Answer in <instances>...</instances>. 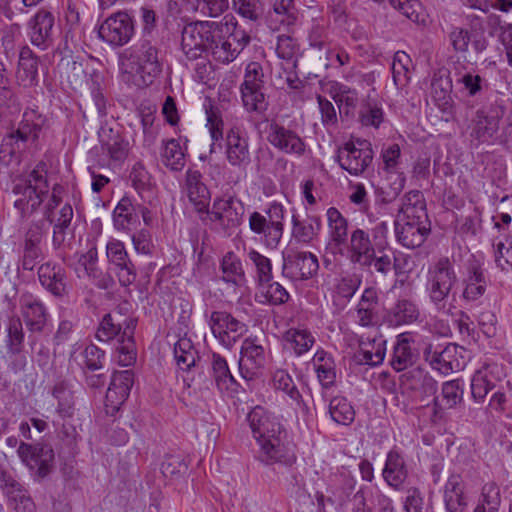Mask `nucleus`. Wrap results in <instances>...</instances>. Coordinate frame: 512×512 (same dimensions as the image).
Segmentation results:
<instances>
[{
    "label": "nucleus",
    "mask_w": 512,
    "mask_h": 512,
    "mask_svg": "<svg viewBox=\"0 0 512 512\" xmlns=\"http://www.w3.org/2000/svg\"><path fill=\"white\" fill-rule=\"evenodd\" d=\"M502 368L498 364H485L478 369L471 380V393L475 401L482 402L486 395L501 380Z\"/></svg>",
    "instance_id": "28"
},
{
    "label": "nucleus",
    "mask_w": 512,
    "mask_h": 512,
    "mask_svg": "<svg viewBox=\"0 0 512 512\" xmlns=\"http://www.w3.org/2000/svg\"><path fill=\"white\" fill-rule=\"evenodd\" d=\"M259 458L266 464L279 463L290 466L296 461L295 446L288 438L287 431L271 435V437L261 440Z\"/></svg>",
    "instance_id": "12"
},
{
    "label": "nucleus",
    "mask_w": 512,
    "mask_h": 512,
    "mask_svg": "<svg viewBox=\"0 0 512 512\" xmlns=\"http://www.w3.org/2000/svg\"><path fill=\"white\" fill-rule=\"evenodd\" d=\"M53 396L58 401L57 412L63 418L71 417L74 413L73 393L63 383L54 386Z\"/></svg>",
    "instance_id": "61"
},
{
    "label": "nucleus",
    "mask_w": 512,
    "mask_h": 512,
    "mask_svg": "<svg viewBox=\"0 0 512 512\" xmlns=\"http://www.w3.org/2000/svg\"><path fill=\"white\" fill-rule=\"evenodd\" d=\"M355 478L345 468H337L327 478L328 501L342 504L347 500L355 488Z\"/></svg>",
    "instance_id": "32"
},
{
    "label": "nucleus",
    "mask_w": 512,
    "mask_h": 512,
    "mask_svg": "<svg viewBox=\"0 0 512 512\" xmlns=\"http://www.w3.org/2000/svg\"><path fill=\"white\" fill-rule=\"evenodd\" d=\"M410 57L404 51H397L393 57L392 75L396 86H404L409 80Z\"/></svg>",
    "instance_id": "63"
},
{
    "label": "nucleus",
    "mask_w": 512,
    "mask_h": 512,
    "mask_svg": "<svg viewBox=\"0 0 512 512\" xmlns=\"http://www.w3.org/2000/svg\"><path fill=\"white\" fill-rule=\"evenodd\" d=\"M136 321L126 317L119 310L106 314L96 331L99 341H109L117 337L119 345L116 348L117 362L123 367L133 365L136 361V348L134 344V331Z\"/></svg>",
    "instance_id": "4"
},
{
    "label": "nucleus",
    "mask_w": 512,
    "mask_h": 512,
    "mask_svg": "<svg viewBox=\"0 0 512 512\" xmlns=\"http://www.w3.org/2000/svg\"><path fill=\"white\" fill-rule=\"evenodd\" d=\"M465 349L453 343L445 346L429 344L423 352L426 362L432 369L443 375H448L455 371L463 369Z\"/></svg>",
    "instance_id": "10"
},
{
    "label": "nucleus",
    "mask_w": 512,
    "mask_h": 512,
    "mask_svg": "<svg viewBox=\"0 0 512 512\" xmlns=\"http://www.w3.org/2000/svg\"><path fill=\"white\" fill-rule=\"evenodd\" d=\"M319 270L318 258L311 252H297L283 257L282 273L293 280H308Z\"/></svg>",
    "instance_id": "18"
},
{
    "label": "nucleus",
    "mask_w": 512,
    "mask_h": 512,
    "mask_svg": "<svg viewBox=\"0 0 512 512\" xmlns=\"http://www.w3.org/2000/svg\"><path fill=\"white\" fill-rule=\"evenodd\" d=\"M267 140L274 148L288 155L301 157L306 151V144L297 132L276 122L270 124Z\"/></svg>",
    "instance_id": "20"
},
{
    "label": "nucleus",
    "mask_w": 512,
    "mask_h": 512,
    "mask_svg": "<svg viewBox=\"0 0 512 512\" xmlns=\"http://www.w3.org/2000/svg\"><path fill=\"white\" fill-rule=\"evenodd\" d=\"M209 326L214 337L226 348H232L247 332L246 324L226 311H213Z\"/></svg>",
    "instance_id": "13"
},
{
    "label": "nucleus",
    "mask_w": 512,
    "mask_h": 512,
    "mask_svg": "<svg viewBox=\"0 0 512 512\" xmlns=\"http://www.w3.org/2000/svg\"><path fill=\"white\" fill-rule=\"evenodd\" d=\"M19 307L29 331H43L47 323L48 312L42 301L31 293H23L19 298Z\"/></svg>",
    "instance_id": "25"
},
{
    "label": "nucleus",
    "mask_w": 512,
    "mask_h": 512,
    "mask_svg": "<svg viewBox=\"0 0 512 512\" xmlns=\"http://www.w3.org/2000/svg\"><path fill=\"white\" fill-rule=\"evenodd\" d=\"M382 476L385 482L395 489L403 486L408 477V469L403 456L397 450L387 453Z\"/></svg>",
    "instance_id": "42"
},
{
    "label": "nucleus",
    "mask_w": 512,
    "mask_h": 512,
    "mask_svg": "<svg viewBox=\"0 0 512 512\" xmlns=\"http://www.w3.org/2000/svg\"><path fill=\"white\" fill-rule=\"evenodd\" d=\"M15 77L19 87L30 89L38 85V58L28 46L20 50Z\"/></svg>",
    "instance_id": "34"
},
{
    "label": "nucleus",
    "mask_w": 512,
    "mask_h": 512,
    "mask_svg": "<svg viewBox=\"0 0 512 512\" xmlns=\"http://www.w3.org/2000/svg\"><path fill=\"white\" fill-rule=\"evenodd\" d=\"M311 363L322 388V397L327 400L328 391L336 385L337 381V368L334 358L323 349H318Z\"/></svg>",
    "instance_id": "29"
},
{
    "label": "nucleus",
    "mask_w": 512,
    "mask_h": 512,
    "mask_svg": "<svg viewBox=\"0 0 512 512\" xmlns=\"http://www.w3.org/2000/svg\"><path fill=\"white\" fill-rule=\"evenodd\" d=\"M160 156L163 164L173 171H180L185 166V152L176 139L162 141Z\"/></svg>",
    "instance_id": "49"
},
{
    "label": "nucleus",
    "mask_w": 512,
    "mask_h": 512,
    "mask_svg": "<svg viewBox=\"0 0 512 512\" xmlns=\"http://www.w3.org/2000/svg\"><path fill=\"white\" fill-rule=\"evenodd\" d=\"M49 190L47 164L40 161L25 179L13 186L12 192L17 196L14 207L22 218H29L39 210L47 198Z\"/></svg>",
    "instance_id": "5"
},
{
    "label": "nucleus",
    "mask_w": 512,
    "mask_h": 512,
    "mask_svg": "<svg viewBox=\"0 0 512 512\" xmlns=\"http://www.w3.org/2000/svg\"><path fill=\"white\" fill-rule=\"evenodd\" d=\"M103 149L107 152L110 159L115 162L123 161L129 152V142L119 133H113L108 140L103 142Z\"/></svg>",
    "instance_id": "59"
},
{
    "label": "nucleus",
    "mask_w": 512,
    "mask_h": 512,
    "mask_svg": "<svg viewBox=\"0 0 512 512\" xmlns=\"http://www.w3.org/2000/svg\"><path fill=\"white\" fill-rule=\"evenodd\" d=\"M45 230L43 222H32L24 236L22 268L32 271L39 259L42 257L41 242L44 237Z\"/></svg>",
    "instance_id": "27"
},
{
    "label": "nucleus",
    "mask_w": 512,
    "mask_h": 512,
    "mask_svg": "<svg viewBox=\"0 0 512 512\" xmlns=\"http://www.w3.org/2000/svg\"><path fill=\"white\" fill-rule=\"evenodd\" d=\"M375 247L367 231L356 228L352 230L348 244V259L354 265L368 264Z\"/></svg>",
    "instance_id": "33"
},
{
    "label": "nucleus",
    "mask_w": 512,
    "mask_h": 512,
    "mask_svg": "<svg viewBox=\"0 0 512 512\" xmlns=\"http://www.w3.org/2000/svg\"><path fill=\"white\" fill-rule=\"evenodd\" d=\"M457 282L458 277L454 265L448 257H441L429 266L426 276V291L430 302L438 311H448V298Z\"/></svg>",
    "instance_id": "6"
},
{
    "label": "nucleus",
    "mask_w": 512,
    "mask_h": 512,
    "mask_svg": "<svg viewBox=\"0 0 512 512\" xmlns=\"http://www.w3.org/2000/svg\"><path fill=\"white\" fill-rule=\"evenodd\" d=\"M137 222L136 206L127 197L122 198L113 211V224L118 231H128Z\"/></svg>",
    "instance_id": "50"
},
{
    "label": "nucleus",
    "mask_w": 512,
    "mask_h": 512,
    "mask_svg": "<svg viewBox=\"0 0 512 512\" xmlns=\"http://www.w3.org/2000/svg\"><path fill=\"white\" fill-rule=\"evenodd\" d=\"M500 118L488 110L479 109L472 119L470 136L478 143L488 142L499 129Z\"/></svg>",
    "instance_id": "40"
},
{
    "label": "nucleus",
    "mask_w": 512,
    "mask_h": 512,
    "mask_svg": "<svg viewBox=\"0 0 512 512\" xmlns=\"http://www.w3.org/2000/svg\"><path fill=\"white\" fill-rule=\"evenodd\" d=\"M375 287H367L362 292L356 306V322L362 327H374L379 316L380 296Z\"/></svg>",
    "instance_id": "31"
},
{
    "label": "nucleus",
    "mask_w": 512,
    "mask_h": 512,
    "mask_svg": "<svg viewBox=\"0 0 512 512\" xmlns=\"http://www.w3.org/2000/svg\"><path fill=\"white\" fill-rule=\"evenodd\" d=\"M106 256L116 268L118 280L122 286H129L136 280L135 266L129 258L125 245L118 239H110L106 244Z\"/></svg>",
    "instance_id": "19"
},
{
    "label": "nucleus",
    "mask_w": 512,
    "mask_h": 512,
    "mask_svg": "<svg viewBox=\"0 0 512 512\" xmlns=\"http://www.w3.org/2000/svg\"><path fill=\"white\" fill-rule=\"evenodd\" d=\"M462 395L459 380L447 381L442 386V399L433 398L434 406L439 410L451 409L462 400Z\"/></svg>",
    "instance_id": "56"
},
{
    "label": "nucleus",
    "mask_w": 512,
    "mask_h": 512,
    "mask_svg": "<svg viewBox=\"0 0 512 512\" xmlns=\"http://www.w3.org/2000/svg\"><path fill=\"white\" fill-rule=\"evenodd\" d=\"M184 189L189 201L198 213L208 211L211 195L208 187L202 181V174L198 170L188 169L185 176Z\"/></svg>",
    "instance_id": "30"
},
{
    "label": "nucleus",
    "mask_w": 512,
    "mask_h": 512,
    "mask_svg": "<svg viewBox=\"0 0 512 512\" xmlns=\"http://www.w3.org/2000/svg\"><path fill=\"white\" fill-rule=\"evenodd\" d=\"M17 453L21 461L39 478H44L51 472L54 451L50 446L22 442Z\"/></svg>",
    "instance_id": "15"
},
{
    "label": "nucleus",
    "mask_w": 512,
    "mask_h": 512,
    "mask_svg": "<svg viewBox=\"0 0 512 512\" xmlns=\"http://www.w3.org/2000/svg\"><path fill=\"white\" fill-rule=\"evenodd\" d=\"M390 4L414 23H424L422 4L418 0H389Z\"/></svg>",
    "instance_id": "60"
},
{
    "label": "nucleus",
    "mask_w": 512,
    "mask_h": 512,
    "mask_svg": "<svg viewBox=\"0 0 512 512\" xmlns=\"http://www.w3.org/2000/svg\"><path fill=\"white\" fill-rule=\"evenodd\" d=\"M247 256L256 268L259 283L264 285V283L270 282L272 280L271 260L255 249H250Z\"/></svg>",
    "instance_id": "62"
},
{
    "label": "nucleus",
    "mask_w": 512,
    "mask_h": 512,
    "mask_svg": "<svg viewBox=\"0 0 512 512\" xmlns=\"http://www.w3.org/2000/svg\"><path fill=\"white\" fill-rule=\"evenodd\" d=\"M225 158L238 170H246L251 163L249 135L243 123L234 122L226 132Z\"/></svg>",
    "instance_id": "11"
},
{
    "label": "nucleus",
    "mask_w": 512,
    "mask_h": 512,
    "mask_svg": "<svg viewBox=\"0 0 512 512\" xmlns=\"http://www.w3.org/2000/svg\"><path fill=\"white\" fill-rule=\"evenodd\" d=\"M222 279L234 285L244 281L245 273L240 258L234 252H227L220 263Z\"/></svg>",
    "instance_id": "52"
},
{
    "label": "nucleus",
    "mask_w": 512,
    "mask_h": 512,
    "mask_svg": "<svg viewBox=\"0 0 512 512\" xmlns=\"http://www.w3.org/2000/svg\"><path fill=\"white\" fill-rule=\"evenodd\" d=\"M248 422L257 443L284 430L283 426L261 407L254 408L248 414Z\"/></svg>",
    "instance_id": "37"
},
{
    "label": "nucleus",
    "mask_w": 512,
    "mask_h": 512,
    "mask_svg": "<svg viewBox=\"0 0 512 512\" xmlns=\"http://www.w3.org/2000/svg\"><path fill=\"white\" fill-rule=\"evenodd\" d=\"M244 108L248 112L264 113L268 108V101L262 87H240Z\"/></svg>",
    "instance_id": "57"
},
{
    "label": "nucleus",
    "mask_w": 512,
    "mask_h": 512,
    "mask_svg": "<svg viewBox=\"0 0 512 512\" xmlns=\"http://www.w3.org/2000/svg\"><path fill=\"white\" fill-rule=\"evenodd\" d=\"M444 501L448 512H464L467 499L464 495V482L460 475L452 474L445 484Z\"/></svg>",
    "instance_id": "44"
},
{
    "label": "nucleus",
    "mask_w": 512,
    "mask_h": 512,
    "mask_svg": "<svg viewBox=\"0 0 512 512\" xmlns=\"http://www.w3.org/2000/svg\"><path fill=\"white\" fill-rule=\"evenodd\" d=\"M61 77L76 93L89 91L100 117L106 115L105 80L102 73L91 68L88 63L73 59H63L60 64Z\"/></svg>",
    "instance_id": "3"
},
{
    "label": "nucleus",
    "mask_w": 512,
    "mask_h": 512,
    "mask_svg": "<svg viewBox=\"0 0 512 512\" xmlns=\"http://www.w3.org/2000/svg\"><path fill=\"white\" fill-rule=\"evenodd\" d=\"M271 383L275 390L287 395L297 408L305 407L302 395L288 371L284 369L275 370L271 377Z\"/></svg>",
    "instance_id": "48"
},
{
    "label": "nucleus",
    "mask_w": 512,
    "mask_h": 512,
    "mask_svg": "<svg viewBox=\"0 0 512 512\" xmlns=\"http://www.w3.org/2000/svg\"><path fill=\"white\" fill-rule=\"evenodd\" d=\"M266 364L264 348L255 340L245 339L240 353L239 371L241 376L247 380H253L262 374Z\"/></svg>",
    "instance_id": "21"
},
{
    "label": "nucleus",
    "mask_w": 512,
    "mask_h": 512,
    "mask_svg": "<svg viewBox=\"0 0 512 512\" xmlns=\"http://www.w3.org/2000/svg\"><path fill=\"white\" fill-rule=\"evenodd\" d=\"M329 414L332 420L340 425L348 426L355 419V410L347 398L334 396L329 400Z\"/></svg>",
    "instance_id": "53"
},
{
    "label": "nucleus",
    "mask_w": 512,
    "mask_h": 512,
    "mask_svg": "<svg viewBox=\"0 0 512 512\" xmlns=\"http://www.w3.org/2000/svg\"><path fill=\"white\" fill-rule=\"evenodd\" d=\"M487 285L488 281L482 264L475 259L469 260L461 279L462 300L467 303L476 302L485 294Z\"/></svg>",
    "instance_id": "17"
},
{
    "label": "nucleus",
    "mask_w": 512,
    "mask_h": 512,
    "mask_svg": "<svg viewBox=\"0 0 512 512\" xmlns=\"http://www.w3.org/2000/svg\"><path fill=\"white\" fill-rule=\"evenodd\" d=\"M420 315L419 307L413 300L401 298L388 310L385 319L389 326L398 327L417 322Z\"/></svg>",
    "instance_id": "41"
},
{
    "label": "nucleus",
    "mask_w": 512,
    "mask_h": 512,
    "mask_svg": "<svg viewBox=\"0 0 512 512\" xmlns=\"http://www.w3.org/2000/svg\"><path fill=\"white\" fill-rule=\"evenodd\" d=\"M373 151L367 141L347 142L339 149L337 162L351 175H361L370 165Z\"/></svg>",
    "instance_id": "14"
},
{
    "label": "nucleus",
    "mask_w": 512,
    "mask_h": 512,
    "mask_svg": "<svg viewBox=\"0 0 512 512\" xmlns=\"http://www.w3.org/2000/svg\"><path fill=\"white\" fill-rule=\"evenodd\" d=\"M329 244L341 248L348 243V220L335 207L326 211Z\"/></svg>",
    "instance_id": "43"
},
{
    "label": "nucleus",
    "mask_w": 512,
    "mask_h": 512,
    "mask_svg": "<svg viewBox=\"0 0 512 512\" xmlns=\"http://www.w3.org/2000/svg\"><path fill=\"white\" fill-rule=\"evenodd\" d=\"M119 71L125 83L138 87L151 85L162 72L158 48L149 40H139L120 54Z\"/></svg>",
    "instance_id": "1"
},
{
    "label": "nucleus",
    "mask_w": 512,
    "mask_h": 512,
    "mask_svg": "<svg viewBox=\"0 0 512 512\" xmlns=\"http://www.w3.org/2000/svg\"><path fill=\"white\" fill-rule=\"evenodd\" d=\"M395 220L423 221L429 220L424 196L419 190L407 192L401 199V205Z\"/></svg>",
    "instance_id": "38"
},
{
    "label": "nucleus",
    "mask_w": 512,
    "mask_h": 512,
    "mask_svg": "<svg viewBox=\"0 0 512 512\" xmlns=\"http://www.w3.org/2000/svg\"><path fill=\"white\" fill-rule=\"evenodd\" d=\"M134 25L125 12H117L109 16L99 27V37L111 46H123L132 37Z\"/></svg>",
    "instance_id": "16"
},
{
    "label": "nucleus",
    "mask_w": 512,
    "mask_h": 512,
    "mask_svg": "<svg viewBox=\"0 0 512 512\" xmlns=\"http://www.w3.org/2000/svg\"><path fill=\"white\" fill-rule=\"evenodd\" d=\"M285 340L297 355L306 353L314 344L315 339L307 329L291 328L285 333Z\"/></svg>",
    "instance_id": "58"
},
{
    "label": "nucleus",
    "mask_w": 512,
    "mask_h": 512,
    "mask_svg": "<svg viewBox=\"0 0 512 512\" xmlns=\"http://www.w3.org/2000/svg\"><path fill=\"white\" fill-rule=\"evenodd\" d=\"M133 386V373L130 370L116 371L106 392L105 407L107 413L114 414L126 401Z\"/></svg>",
    "instance_id": "24"
},
{
    "label": "nucleus",
    "mask_w": 512,
    "mask_h": 512,
    "mask_svg": "<svg viewBox=\"0 0 512 512\" xmlns=\"http://www.w3.org/2000/svg\"><path fill=\"white\" fill-rule=\"evenodd\" d=\"M211 366L218 389L220 391L233 390L235 380L230 373L226 360L219 354L213 353Z\"/></svg>",
    "instance_id": "55"
},
{
    "label": "nucleus",
    "mask_w": 512,
    "mask_h": 512,
    "mask_svg": "<svg viewBox=\"0 0 512 512\" xmlns=\"http://www.w3.org/2000/svg\"><path fill=\"white\" fill-rule=\"evenodd\" d=\"M249 41V35L235 25V30L223 35L221 41H217L209 54L215 61L227 64L236 59Z\"/></svg>",
    "instance_id": "22"
},
{
    "label": "nucleus",
    "mask_w": 512,
    "mask_h": 512,
    "mask_svg": "<svg viewBox=\"0 0 512 512\" xmlns=\"http://www.w3.org/2000/svg\"><path fill=\"white\" fill-rule=\"evenodd\" d=\"M394 226L397 242L408 249L420 247L431 232L430 220H395Z\"/></svg>",
    "instance_id": "23"
},
{
    "label": "nucleus",
    "mask_w": 512,
    "mask_h": 512,
    "mask_svg": "<svg viewBox=\"0 0 512 512\" xmlns=\"http://www.w3.org/2000/svg\"><path fill=\"white\" fill-rule=\"evenodd\" d=\"M244 211L241 200L231 195H224L216 197L211 209L208 208L204 214L214 224L216 231L228 237L241 224Z\"/></svg>",
    "instance_id": "9"
},
{
    "label": "nucleus",
    "mask_w": 512,
    "mask_h": 512,
    "mask_svg": "<svg viewBox=\"0 0 512 512\" xmlns=\"http://www.w3.org/2000/svg\"><path fill=\"white\" fill-rule=\"evenodd\" d=\"M248 422L257 443L284 430L283 426L261 407L254 408L248 414Z\"/></svg>",
    "instance_id": "35"
},
{
    "label": "nucleus",
    "mask_w": 512,
    "mask_h": 512,
    "mask_svg": "<svg viewBox=\"0 0 512 512\" xmlns=\"http://www.w3.org/2000/svg\"><path fill=\"white\" fill-rule=\"evenodd\" d=\"M174 357L181 370L189 371L196 364L198 351L189 338L183 337L174 344Z\"/></svg>",
    "instance_id": "54"
},
{
    "label": "nucleus",
    "mask_w": 512,
    "mask_h": 512,
    "mask_svg": "<svg viewBox=\"0 0 512 512\" xmlns=\"http://www.w3.org/2000/svg\"><path fill=\"white\" fill-rule=\"evenodd\" d=\"M299 51V44L292 35L281 34L277 37L276 53L279 58L293 60Z\"/></svg>",
    "instance_id": "64"
},
{
    "label": "nucleus",
    "mask_w": 512,
    "mask_h": 512,
    "mask_svg": "<svg viewBox=\"0 0 512 512\" xmlns=\"http://www.w3.org/2000/svg\"><path fill=\"white\" fill-rule=\"evenodd\" d=\"M38 278L41 285L55 296L66 293L67 281L65 269L56 263L46 262L38 269Z\"/></svg>",
    "instance_id": "39"
},
{
    "label": "nucleus",
    "mask_w": 512,
    "mask_h": 512,
    "mask_svg": "<svg viewBox=\"0 0 512 512\" xmlns=\"http://www.w3.org/2000/svg\"><path fill=\"white\" fill-rule=\"evenodd\" d=\"M292 237L300 243L309 244L317 238L321 229V220L318 216H308L300 219L299 215H292Z\"/></svg>",
    "instance_id": "46"
},
{
    "label": "nucleus",
    "mask_w": 512,
    "mask_h": 512,
    "mask_svg": "<svg viewBox=\"0 0 512 512\" xmlns=\"http://www.w3.org/2000/svg\"><path fill=\"white\" fill-rule=\"evenodd\" d=\"M237 20L232 14L220 21H197L187 24L182 31L181 47L190 60L198 59L202 53L212 51L221 37L235 30Z\"/></svg>",
    "instance_id": "2"
},
{
    "label": "nucleus",
    "mask_w": 512,
    "mask_h": 512,
    "mask_svg": "<svg viewBox=\"0 0 512 512\" xmlns=\"http://www.w3.org/2000/svg\"><path fill=\"white\" fill-rule=\"evenodd\" d=\"M324 92L327 93L338 105L340 112L348 114L358 104V93L355 89L337 81H329L324 85Z\"/></svg>",
    "instance_id": "45"
},
{
    "label": "nucleus",
    "mask_w": 512,
    "mask_h": 512,
    "mask_svg": "<svg viewBox=\"0 0 512 512\" xmlns=\"http://www.w3.org/2000/svg\"><path fill=\"white\" fill-rule=\"evenodd\" d=\"M285 208L281 203L272 202L265 215L254 211L249 215L248 224L252 233L260 236L269 249H277L284 233Z\"/></svg>",
    "instance_id": "8"
},
{
    "label": "nucleus",
    "mask_w": 512,
    "mask_h": 512,
    "mask_svg": "<svg viewBox=\"0 0 512 512\" xmlns=\"http://www.w3.org/2000/svg\"><path fill=\"white\" fill-rule=\"evenodd\" d=\"M54 16L46 10H39L28 23V35L32 45L47 50L53 45Z\"/></svg>",
    "instance_id": "26"
},
{
    "label": "nucleus",
    "mask_w": 512,
    "mask_h": 512,
    "mask_svg": "<svg viewBox=\"0 0 512 512\" xmlns=\"http://www.w3.org/2000/svg\"><path fill=\"white\" fill-rule=\"evenodd\" d=\"M44 124L43 117L35 110H26L17 130L3 138L0 145V160L9 163L11 158L22 153L29 144H34Z\"/></svg>",
    "instance_id": "7"
},
{
    "label": "nucleus",
    "mask_w": 512,
    "mask_h": 512,
    "mask_svg": "<svg viewBox=\"0 0 512 512\" xmlns=\"http://www.w3.org/2000/svg\"><path fill=\"white\" fill-rule=\"evenodd\" d=\"M360 353L362 360L371 366L379 365L383 362L386 353V341L383 337L375 336L367 341L360 342Z\"/></svg>",
    "instance_id": "51"
},
{
    "label": "nucleus",
    "mask_w": 512,
    "mask_h": 512,
    "mask_svg": "<svg viewBox=\"0 0 512 512\" xmlns=\"http://www.w3.org/2000/svg\"><path fill=\"white\" fill-rule=\"evenodd\" d=\"M248 422L257 443L284 430L283 426L261 407L254 408L248 414Z\"/></svg>",
    "instance_id": "36"
},
{
    "label": "nucleus",
    "mask_w": 512,
    "mask_h": 512,
    "mask_svg": "<svg viewBox=\"0 0 512 512\" xmlns=\"http://www.w3.org/2000/svg\"><path fill=\"white\" fill-rule=\"evenodd\" d=\"M414 360L415 354L411 348L409 334L402 333L398 335L390 360L392 368L398 372L403 371L411 366Z\"/></svg>",
    "instance_id": "47"
}]
</instances>
